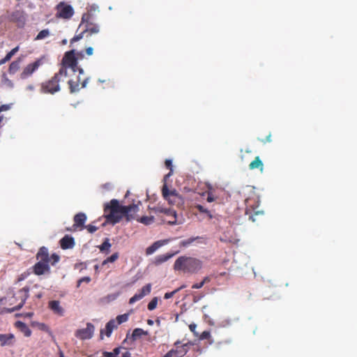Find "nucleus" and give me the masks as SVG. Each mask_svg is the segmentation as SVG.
Instances as JSON below:
<instances>
[{
  "label": "nucleus",
  "instance_id": "1",
  "mask_svg": "<svg viewBox=\"0 0 357 357\" xmlns=\"http://www.w3.org/2000/svg\"><path fill=\"white\" fill-rule=\"evenodd\" d=\"M83 57L82 52H76L75 50L66 52L63 57L62 66L59 72L43 86V91L51 93L59 91L60 90L59 82H64L68 77L69 78L68 84L70 91L72 93L77 91L79 89V76L77 75L75 80L72 79L71 77L75 75L77 71L79 72V75L84 73L83 69L77 66V60Z\"/></svg>",
  "mask_w": 357,
  "mask_h": 357
},
{
  "label": "nucleus",
  "instance_id": "2",
  "mask_svg": "<svg viewBox=\"0 0 357 357\" xmlns=\"http://www.w3.org/2000/svg\"><path fill=\"white\" fill-rule=\"evenodd\" d=\"M137 205L133 204L128 206H122L117 199H112L109 202L104 205V217L106 219V223L115 225L119 222L123 217L126 218L128 221L135 218V215L138 212Z\"/></svg>",
  "mask_w": 357,
  "mask_h": 357
},
{
  "label": "nucleus",
  "instance_id": "3",
  "mask_svg": "<svg viewBox=\"0 0 357 357\" xmlns=\"http://www.w3.org/2000/svg\"><path fill=\"white\" fill-rule=\"evenodd\" d=\"M38 262L33 266V273L37 275L49 273L50 271V263L52 265L55 264L59 260V257L56 254H52L50 257L47 249L42 247L36 255Z\"/></svg>",
  "mask_w": 357,
  "mask_h": 357
},
{
  "label": "nucleus",
  "instance_id": "4",
  "mask_svg": "<svg viewBox=\"0 0 357 357\" xmlns=\"http://www.w3.org/2000/svg\"><path fill=\"white\" fill-rule=\"evenodd\" d=\"M201 268L202 263L199 260L185 256L178 257L174 264V270L190 273H196Z\"/></svg>",
  "mask_w": 357,
  "mask_h": 357
},
{
  "label": "nucleus",
  "instance_id": "5",
  "mask_svg": "<svg viewBox=\"0 0 357 357\" xmlns=\"http://www.w3.org/2000/svg\"><path fill=\"white\" fill-rule=\"evenodd\" d=\"M56 16L63 19H69L74 14L73 7L65 2L59 3L56 6Z\"/></svg>",
  "mask_w": 357,
  "mask_h": 357
},
{
  "label": "nucleus",
  "instance_id": "6",
  "mask_svg": "<svg viewBox=\"0 0 357 357\" xmlns=\"http://www.w3.org/2000/svg\"><path fill=\"white\" fill-rule=\"evenodd\" d=\"M27 297H28V289L23 288V289H20L16 294V295L14 297H13L9 301L10 305H13V304H15V301H13V300L18 298L20 300V303L17 305L13 307L10 310H9L8 311L13 312V311L20 309L23 306Z\"/></svg>",
  "mask_w": 357,
  "mask_h": 357
},
{
  "label": "nucleus",
  "instance_id": "7",
  "mask_svg": "<svg viewBox=\"0 0 357 357\" xmlns=\"http://www.w3.org/2000/svg\"><path fill=\"white\" fill-rule=\"evenodd\" d=\"M43 63L42 59H39L36 61L28 64L20 74V78L25 79L30 77Z\"/></svg>",
  "mask_w": 357,
  "mask_h": 357
},
{
  "label": "nucleus",
  "instance_id": "8",
  "mask_svg": "<svg viewBox=\"0 0 357 357\" xmlns=\"http://www.w3.org/2000/svg\"><path fill=\"white\" fill-rule=\"evenodd\" d=\"M160 211L165 213L170 218L169 220H167V223L169 225H181L185 222L183 217L181 215H178L176 211L173 210L162 208L160 210Z\"/></svg>",
  "mask_w": 357,
  "mask_h": 357
},
{
  "label": "nucleus",
  "instance_id": "9",
  "mask_svg": "<svg viewBox=\"0 0 357 357\" xmlns=\"http://www.w3.org/2000/svg\"><path fill=\"white\" fill-rule=\"evenodd\" d=\"M94 332V326L88 323L85 328L79 329L75 332V336L80 340H86L92 337Z\"/></svg>",
  "mask_w": 357,
  "mask_h": 357
},
{
  "label": "nucleus",
  "instance_id": "10",
  "mask_svg": "<svg viewBox=\"0 0 357 357\" xmlns=\"http://www.w3.org/2000/svg\"><path fill=\"white\" fill-rule=\"evenodd\" d=\"M151 291V284H147L144 286L139 293L135 294L132 298H130L129 301L130 304H133L134 303L141 300L145 296L149 295Z\"/></svg>",
  "mask_w": 357,
  "mask_h": 357
},
{
  "label": "nucleus",
  "instance_id": "11",
  "mask_svg": "<svg viewBox=\"0 0 357 357\" xmlns=\"http://www.w3.org/2000/svg\"><path fill=\"white\" fill-rule=\"evenodd\" d=\"M151 291V284H147L144 286L139 293L135 294L132 298H130L129 301L130 304H133L134 303L141 300L145 296L149 295Z\"/></svg>",
  "mask_w": 357,
  "mask_h": 357
},
{
  "label": "nucleus",
  "instance_id": "12",
  "mask_svg": "<svg viewBox=\"0 0 357 357\" xmlns=\"http://www.w3.org/2000/svg\"><path fill=\"white\" fill-rule=\"evenodd\" d=\"M151 291V284H147L144 286L139 293L135 294L132 298H130L129 301L130 304H133L134 303L141 300L145 296L149 295Z\"/></svg>",
  "mask_w": 357,
  "mask_h": 357
},
{
  "label": "nucleus",
  "instance_id": "13",
  "mask_svg": "<svg viewBox=\"0 0 357 357\" xmlns=\"http://www.w3.org/2000/svg\"><path fill=\"white\" fill-rule=\"evenodd\" d=\"M151 291V284H147L144 286L139 293L135 294L132 298H130L129 301L130 304H133L134 303L141 300L145 296L149 295Z\"/></svg>",
  "mask_w": 357,
  "mask_h": 357
},
{
  "label": "nucleus",
  "instance_id": "14",
  "mask_svg": "<svg viewBox=\"0 0 357 357\" xmlns=\"http://www.w3.org/2000/svg\"><path fill=\"white\" fill-rule=\"evenodd\" d=\"M49 308L52 312L59 317H63L66 313L64 307L61 305L59 301H51L48 303Z\"/></svg>",
  "mask_w": 357,
  "mask_h": 357
},
{
  "label": "nucleus",
  "instance_id": "15",
  "mask_svg": "<svg viewBox=\"0 0 357 357\" xmlns=\"http://www.w3.org/2000/svg\"><path fill=\"white\" fill-rule=\"evenodd\" d=\"M99 12V7L96 4L91 5L88 8V12L86 13L83 14L82 17V21L79 24V26H82V25L86 22L88 23L89 20H91V17L96 13Z\"/></svg>",
  "mask_w": 357,
  "mask_h": 357
},
{
  "label": "nucleus",
  "instance_id": "16",
  "mask_svg": "<svg viewBox=\"0 0 357 357\" xmlns=\"http://www.w3.org/2000/svg\"><path fill=\"white\" fill-rule=\"evenodd\" d=\"M9 20L11 22L17 23L19 26H23L25 22L24 12L22 10H15L9 16Z\"/></svg>",
  "mask_w": 357,
  "mask_h": 357
},
{
  "label": "nucleus",
  "instance_id": "17",
  "mask_svg": "<svg viewBox=\"0 0 357 357\" xmlns=\"http://www.w3.org/2000/svg\"><path fill=\"white\" fill-rule=\"evenodd\" d=\"M168 239L160 240L154 242L151 245L146 249V255H151L157 251L161 247L167 245L169 243Z\"/></svg>",
  "mask_w": 357,
  "mask_h": 357
},
{
  "label": "nucleus",
  "instance_id": "18",
  "mask_svg": "<svg viewBox=\"0 0 357 357\" xmlns=\"http://www.w3.org/2000/svg\"><path fill=\"white\" fill-rule=\"evenodd\" d=\"M162 192V195H163L164 198L166 200H167V202L170 204H173V201L171 200V197H174L176 198H180L176 190H169L167 188V186L166 184H165L163 185Z\"/></svg>",
  "mask_w": 357,
  "mask_h": 357
},
{
  "label": "nucleus",
  "instance_id": "19",
  "mask_svg": "<svg viewBox=\"0 0 357 357\" xmlns=\"http://www.w3.org/2000/svg\"><path fill=\"white\" fill-rule=\"evenodd\" d=\"M63 249H69L73 248L75 245L74 239L69 236H65L60 241Z\"/></svg>",
  "mask_w": 357,
  "mask_h": 357
},
{
  "label": "nucleus",
  "instance_id": "20",
  "mask_svg": "<svg viewBox=\"0 0 357 357\" xmlns=\"http://www.w3.org/2000/svg\"><path fill=\"white\" fill-rule=\"evenodd\" d=\"M13 338V334H0V345L4 347L12 344Z\"/></svg>",
  "mask_w": 357,
  "mask_h": 357
},
{
  "label": "nucleus",
  "instance_id": "21",
  "mask_svg": "<svg viewBox=\"0 0 357 357\" xmlns=\"http://www.w3.org/2000/svg\"><path fill=\"white\" fill-rule=\"evenodd\" d=\"M174 255L175 253L158 255L154 259L153 264L158 266L171 259Z\"/></svg>",
  "mask_w": 357,
  "mask_h": 357
},
{
  "label": "nucleus",
  "instance_id": "22",
  "mask_svg": "<svg viewBox=\"0 0 357 357\" xmlns=\"http://www.w3.org/2000/svg\"><path fill=\"white\" fill-rule=\"evenodd\" d=\"M82 26H84V32L88 31L91 33H98L100 31L98 25L93 24L91 20L88 23L85 22Z\"/></svg>",
  "mask_w": 357,
  "mask_h": 357
},
{
  "label": "nucleus",
  "instance_id": "23",
  "mask_svg": "<svg viewBox=\"0 0 357 357\" xmlns=\"http://www.w3.org/2000/svg\"><path fill=\"white\" fill-rule=\"evenodd\" d=\"M86 220V216L84 213H78L74 218V227H82Z\"/></svg>",
  "mask_w": 357,
  "mask_h": 357
},
{
  "label": "nucleus",
  "instance_id": "24",
  "mask_svg": "<svg viewBox=\"0 0 357 357\" xmlns=\"http://www.w3.org/2000/svg\"><path fill=\"white\" fill-rule=\"evenodd\" d=\"M119 324H117V322L116 320L114 319H112V320H110L106 325V327H105V333H106V335L107 337H109L113 331V330L114 328H116L117 327Z\"/></svg>",
  "mask_w": 357,
  "mask_h": 357
},
{
  "label": "nucleus",
  "instance_id": "25",
  "mask_svg": "<svg viewBox=\"0 0 357 357\" xmlns=\"http://www.w3.org/2000/svg\"><path fill=\"white\" fill-rule=\"evenodd\" d=\"M16 325L26 337H29L31 335V331L25 324L21 321H17Z\"/></svg>",
  "mask_w": 357,
  "mask_h": 357
},
{
  "label": "nucleus",
  "instance_id": "26",
  "mask_svg": "<svg viewBox=\"0 0 357 357\" xmlns=\"http://www.w3.org/2000/svg\"><path fill=\"white\" fill-rule=\"evenodd\" d=\"M20 67V59L12 62L9 66L8 72L10 74H15L18 71Z\"/></svg>",
  "mask_w": 357,
  "mask_h": 357
},
{
  "label": "nucleus",
  "instance_id": "27",
  "mask_svg": "<svg viewBox=\"0 0 357 357\" xmlns=\"http://www.w3.org/2000/svg\"><path fill=\"white\" fill-rule=\"evenodd\" d=\"M262 167H263V163L259 156H257L255 158V160L253 161H252L250 162V164L249 165V167L250 169H254L259 168V167L262 168Z\"/></svg>",
  "mask_w": 357,
  "mask_h": 357
},
{
  "label": "nucleus",
  "instance_id": "28",
  "mask_svg": "<svg viewBox=\"0 0 357 357\" xmlns=\"http://www.w3.org/2000/svg\"><path fill=\"white\" fill-rule=\"evenodd\" d=\"M137 220L145 225H151L152 223H153L154 222V217L151 215V216H143L142 218H140L139 219H137Z\"/></svg>",
  "mask_w": 357,
  "mask_h": 357
},
{
  "label": "nucleus",
  "instance_id": "29",
  "mask_svg": "<svg viewBox=\"0 0 357 357\" xmlns=\"http://www.w3.org/2000/svg\"><path fill=\"white\" fill-rule=\"evenodd\" d=\"M112 245L109 243V241L108 238H106L103 243L99 247L100 251L102 252H106L108 253L109 252V249L111 248Z\"/></svg>",
  "mask_w": 357,
  "mask_h": 357
},
{
  "label": "nucleus",
  "instance_id": "30",
  "mask_svg": "<svg viewBox=\"0 0 357 357\" xmlns=\"http://www.w3.org/2000/svg\"><path fill=\"white\" fill-rule=\"evenodd\" d=\"M147 335V332L144 331L142 328H135L132 332V337L134 339L139 338L142 337V335Z\"/></svg>",
  "mask_w": 357,
  "mask_h": 357
},
{
  "label": "nucleus",
  "instance_id": "31",
  "mask_svg": "<svg viewBox=\"0 0 357 357\" xmlns=\"http://www.w3.org/2000/svg\"><path fill=\"white\" fill-rule=\"evenodd\" d=\"M2 83L8 88L13 89L14 87L13 82L9 79L6 75H3L2 77Z\"/></svg>",
  "mask_w": 357,
  "mask_h": 357
},
{
  "label": "nucleus",
  "instance_id": "32",
  "mask_svg": "<svg viewBox=\"0 0 357 357\" xmlns=\"http://www.w3.org/2000/svg\"><path fill=\"white\" fill-rule=\"evenodd\" d=\"M119 258V255L118 253H114L113 255H112L109 257L107 258L105 260H104L102 261V266H105L106 265L107 263H112V262H114L117 259Z\"/></svg>",
  "mask_w": 357,
  "mask_h": 357
},
{
  "label": "nucleus",
  "instance_id": "33",
  "mask_svg": "<svg viewBox=\"0 0 357 357\" xmlns=\"http://www.w3.org/2000/svg\"><path fill=\"white\" fill-rule=\"evenodd\" d=\"M129 317V314H121L116 317V321L117 322V324H121L122 323H124L128 321Z\"/></svg>",
  "mask_w": 357,
  "mask_h": 357
},
{
  "label": "nucleus",
  "instance_id": "34",
  "mask_svg": "<svg viewBox=\"0 0 357 357\" xmlns=\"http://www.w3.org/2000/svg\"><path fill=\"white\" fill-rule=\"evenodd\" d=\"M32 326H36V327H38V329L43 331H46V332L50 331L48 326L43 323L33 321V322H32Z\"/></svg>",
  "mask_w": 357,
  "mask_h": 357
},
{
  "label": "nucleus",
  "instance_id": "35",
  "mask_svg": "<svg viewBox=\"0 0 357 357\" xmlns=\"http://www.w3.org/2000/svg\"><path fill=\"white\" fill-rule=\"evenodd\" d=\"M158 302V298L154 297L148 304V309L149 310H153L156 308Z\"/></svg>",
  "mask_w": 357,
  "mask_h": 357
},
{
  "label": "nucleus",
  "instance_id": "36",
  "mask_svg": "<svg viewBox=\"0 0 357 357\" xmlns=\"http://www.w3.org/2000/svg\"><path fill=\"white\" fill-rule=\"evenodd\" d=\"M50 35V32L47 29H44V30H42L41 31H40L38 33V34L37 35L36 39V40H41V39H43L46 37H47L48 36Z\"/></svg>",
  "mask_w": 357,
  "mask_h": 357
},
{
  "label": "nucleus",
  "instance_id": "37",
  "mask_svg": "<svg viewBox=\"0 0 357 357\" xmlns=\"http://www.w3.org/2000/svg\"><path fill=\"white\" fill-rule=\"evenodd\" d=\"M18 50H19V47L18 46H17L15 48H13L10 52H9L6 54V60H10L12 58V56L13 55H15L17 52Z\"/></svg>",
  "mask_w": 357,
  "mask_h": 357
},
{
  "label": "nucleus",
  "instance_id": "38",
  "mask_svg": "<svg viewBox=\"0 0 357 357\" xmlns=\"http://www.w3.org/2000/svg\"><path fill=\"white\" fill-rule=\"evenodd\" d=\"M208 281H209V278L206 277V278H204L203 281L201 282L200 283H197V284H193L192 288L193 289H199L204 286L205 282H208Z\"/></svg>",
  "mask_w": 357,
  "mask_h": 357
},
{
  "label": "nucleus",
  "instance_id": "39",
  "mask_svg": "<svg viewBox=\"0 0 357 357\" xmlns=\"http://www.w3.org/2000/svg\"><path fill=\"white\" fill-rule=\"evenodd\" d=\"M197 208L199 210V211L202 212V213H205L208 215V216L209 217V218H212V215L211 214V213L207 210L205 208H204V206H201V205H197Z\"/></svg>",
  "mask_w": 357,
  "mask_h": 357
},
{
  "label": "nucleus",
  "instance_id": "40",
  "mask_svg": "<svg viewBox=\"0 0 357 357\" xmlns=\"http://www.w3.org/2000/svg\"><path fill=\"white\" fill-rule=\"evenodd\" d=\"M125 349L126 348L123 347L115 348L112 351L113 354L114 355L115 357L119 356V355H121V354L123 351V349Z\"/></svg>",
  "mask_w": 357,
  "mask_h": 357
},
{
  "label": "nucleus",
  "instance_id": "41",
  "mask_svg": "<svg viewBox=\"0 0 357 357\" xmlns=\"http://www.w3.org/2000/svg\"><path fill=\"white\" fill-rule=\"evenodd\" d=\"M178 291H180V289H175L174 291H171V292H167L165 294L164 296V298L165 299H169L170 298H172L176 292H178Z\"/></svg>",
  "mask_w": 357,
  "mask_h": 357
},
{
  "label": "nucleus",
  "instance_id": "42",
  "mask_svg": "<svg viewBox=\"0 0 357 357\" xmlns=\"http://www.w3.org/2000/svg\"><path fill=\"white\" fill-rule=\"evenodd\" d=\"M210 337H211L210 332L205 331L203 333H202V334L199 336V339L200 340H205V339L209 338Z\"/></svg>",
  "mask_w": 357,
  "mask_h": 357
},
{
  "label": "nucleus",
  "instance_id": "43",
  "mask_svg": "<svg viewBox=\"0 0 357 357\" xmlns=\"http://www.w3.org/2000/svg\"><path fill=\"white\" fill-rule=\"evenodd\" d=\"M190 330L195 334V335L198 336V333L196 331L197 325L195 324H192L189 326Z\"/></svg>",
  "mask_w": 357,
  "mask_h": 357
},
{
  "label": "nucleus",
  "instance_id": "44",
  "mask_svg": "<svg viewBox=\"0 0 357 357\" xmlns=\"http://www.w3.org/2000/svg\"><path fill=\"white\" fill-rule=\"evenodd\" d=\"M91 281V278L89 277H84L79 280L77 286L79 287L82 282L89 283Z\"/></svg>",
  "mask_w": 357,
  "mask_h": 357
},
{
  "label": "nucleus",
  "instance_id": "45",
  "mask_svg": "<svg viewBox=\"0 0 357 357\" xmlns=\"http://www.w3.org/2000/svg\"><path fill=\"white\" fill-rule=\"evenodd\" d=\"M86 229L89 233H93L97 230L98 228L93 225H88L86 226Z\"/></svg>",
  "mask_w": 357,
  "mask_h": 357
},
{
  "label": "nucleus",
  "instance_id": "46",
  "mask_svg": "<svg viewBox=\"0 0 357 357\" xmlns=\"http://www.w3.org/2000/svg\"><path fill=\"white\" fill-rule=\"evenodd\" d=\"M10 109V105H3L0 106V112H4V111H8Z\"/></svg>",
  "mask_w": 357,
  "mask_h": 357
},
{
  "label": "nucleus",
  "instance_id": "47",
  "mask_svg": "<svg viewBox=\"0 0 357 357\" xmlns=\"http://www.w3.org/2000/svg\"><path fill=\"white\" fill-rule=\"evenodd\" d=\"M86 53L89 56H91L93 53V49L91 47H87L86 49Z\"/></svg>",
  "mask_w": 357,
  "mask_h": 357
},
{
  "label": "nucleus",
  "instance_id": "48",
  "mask_svg": "<svg viewBox=\"0 0 357 357\" xmlns=\"http://www.w3.org/2000/svg\"><path fill=\"white\" fill-rule=\"evenodd\" d=\"M83 37V35L82 33H81L79 36H75L74 37L72 40H71V43H74V42H76V41H78L81 38H82Z\"/></svg>",
  "mask_w": 357,
  "mask_h": 357
},
{
  "label": "nucleus",
  "instance_id": "49",
  "mask_svg": "<svg viewBox=\"0 0 357 357\" xmlns=\"http://www.w3.org/2000/svg\"><path fill=\"white\" fill-rule=\"evenodd\" d=\"M174 354L175 351L174 350H170L163 357H172Z\"/></svg>",
  "mask_w": 357,
  "mask_h": 357
},
{
  "label": "nucleus",
  "instance_id": "50",
  "mask_svg": "<svg viewBox=\"0 0 357 357\" xmlns=\"http://www.w3.org/2000/svg\"><path fill=\"white\" fill-rule=\"evenodd\" d=\"M103 356L105 357H115L114 355L113 354V352H107V351H105L103 353Z\"/></svg>",
  "mask_w": 357,
  "mask_h": 357
},
{
  "label": "nucleus",
  "instance_id": "51",
  "mask_svg": "<svg viewBox=\"0 0 357 357\" xmlns=\"http://www.w3.org/2000/svg\"><path fill=\"white\" fill-rule=\"evenodd\" d=\"M165 165L167 167L172 168V161L170 160H166Z\"/></svg>",
  "mask_w": 357,
  "mask_h": 357
},
{
  "label": "nucleus",
  "instance_id": "52",
  "mask_svg": "<svg viewBox=\"0 0 357 357\" xmlns=\"http://www.w3.org/2000/svg\"><path fill=\"white\" fill-rule=\"evenodd\" d=\"M207 201H208V202H213V201H214V197H213L212 195H208V197H207Z\"/></svg>",
  "mask_w": 357,
  "mask_h": 357
},
{
  "label": "nucleus",
  "instance_id": "53",
  "mask_svg": "<svg viewBox=\"0 0 357 357\" xmlns=\"http://www.w3.org/2000/svg\"><path fill=\"white\" fill-rule=\"evenodd\" d=\"M9 60H6V56L2 59L1 60H0V66L5 63L6 62L8 61Z\"/></svg>",
  "mask_w": 357,
  "mask_h": 357
},
{
  "label": "nucleus",
  "instance_id": "54",
  "mask_svg": "<svg viewBox=\"0 0 357 357\" xmlns=\"http://www.w3.org/2000/svg\"><path fill=\"white\" fill-rule=\"evenodd\" d=\"M87 82H88V79H85L82 84V88L85 87L87 84Z\"/></svg>",
  "mask_w": 357,
  "mask_h": 357
},
{
  "label": "nucleus",
  "instance_id": "55",
  "mask_svg": "<svg viewBox=\"0 0 357 357\" xmlns=\"http://www.w3.org/2000/svg\"><path fill=\"white\" fill-rule=\"evenodd\" d=\"M26 89H27L28 90H29V91H33V90L34 89V87H33V86H32V85H29V86L26 87Z\"/></svg>",
  "mask_w": 357,
  "mask_h": 357
},
{
  "label": "nucleus",
  "instance_id": "56",
  "mask_svg": "<svg viewBox=\"0 0 357 357\" xmlns=\"http://www.w3.org/2000/svg\"><path fill=\"white\" fill-rule=\"evenodd\" d=\"M147 324L150 326H152L153 324V321L151 320V319H148L147 320Z\"/></svg>",
  "mask_w": 357,
  "mask_h": 357
},
{
  "label": "nucleus",
  "instance_id": "57",
  "mask_svg": "<svg viewBox=\"0 0 357 357\" xmlns=\"http://www.w3.org/2000/svg\"><path fill=\"white\" fill-rule=\"evenodd\" d=\"M104 188H106L107 190H109L111 188V185L110 184H106L104 185Z\"/></svg>",
  "mask_w": 357,
  "mask_h": 357
},
{
  "label": "nucleus",
  "instance_id": "58",
  "mask_svg": "<svg viewBox=\"0 0 357 357\" xmlns=\"http://www.w3.org/2000/svg\"><path fill=\"white\" fill-rule=\"evenodd\" d=\"M178 198H176L174 197H171V200L173 201V204L176 202V199H177Z\"/></svg>",
  "mask_w": 357,
  "mask_h": 357
},
{
  "label": "nucleus",
  "instance_id": "59",
  "mask_svg": "<svg viewBox=\"0 0 357 357\" xmlns=\"http://www.w3.org/2000/svg\"><path fill=\"white\" fill-rule=\"evenodd\" d=\"M33 315L32 312H29L26 314V317H31Z\"/></svg>",
  "mask_w": 357,
  "mask_h": 357
},
{
  "label": "nucleus",
  "instance_id": "60",
  "mask_svg": "<svg viewBox=\"0 0 357 357\" xmlns=\"http://www.w3.org/2000/svg\"><path fill=\"white\" fill-rule=\"evenodd\" d=\"M59 357H64V354L61 351H59Z\"/></svg>",
  "mask_w": 357,
  "mask_h": 357
},
{
  "label": "nucleus",
  "instance_id": "61",
  "mask_svg": "<svg viewBox=\"0 0 357 357\" xmlns=\"http://www.w3.org/2000/svg\"><path fill=\"white\" fill-rule=\"evenodd\" d=\"M170 170H171L170 172L167 175H166V176H165L166 178L168 176H170L172 175V168L170 169Z\"/></svg>",
  "mask_w": 357,
  "mask_h": 357
},
{
  "label": "nucleus",
  "instance_id": "62",
  "mask_svg": "<svg viewBox=\"0 0 357 357\" xmlns=\"http://www.w3.org/2000/svg\"><path fill=\"white\" fill-rule=\"evenodd\" d=\"M67 42H68V41H67V40H66V39H63V40H62V43H63V45H66V44L67 43Z\"/></svg>",
  "mask_w": 357,
  "mask_h": 357
},
{
  "label": "nucleus",
  "instance_id": "63",
  "mask_svg": "<svg viewBox=\"0 0 357 357\" xmlns=\"http://www.w3.org/2000/svg\"><path fill=\"white\" fill-rule=\"evenodd\" d=\"M185 285H183V286H181V287H179L178 289H180V290H181V289H183V288H185Z\"/></svg>",
  "mask_w": 357,
  "mask_h": 357
},
{
  "label": "nucleus",
  "instance_id": "64",
  "mask_svg": "<svg viewBox=\"0 0 357 357\" xmlns=\"http://www.w3.org/2000/svg\"><path fill=\"white\" fill-rule=\"evenodd\" d=\"M2 119H3V116H0V122L2 121Z\"/></svg>",
  "mask_w": 357,
  "mask_h": 357
}]
</instances>
